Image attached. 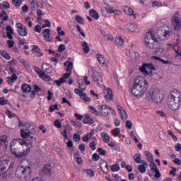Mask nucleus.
<instances>
[{
  "mask_svg": "<svg viewBox=\"0 0 181 181\" xmlns=\"http://www.w3.org/2000/svg\"><path fill=\"white\" fill-rule=\"evenodd\" d=\"M148 90V81L142 76L137 77L131 88V93L135 97H142Z\"/></svg>",
  "mask_w": 181,
  "mask_h": 181,
  "instance_id": "obj_1",
  "label": "nucleus"
},
{
  "mask_svg": "<svg viewBox=\"0 0 181 181\" xmlns=\"http://www.w3.org/2000/svg\"><path fill=\"white\" fill-rule=\"evenodd\" d=\"M180 92L177 89L173 90L168 95L167 104L170 110L172 111H176L180 107Z\"/></svg>",
  "mask_w": 181,
  "mask_h": 181,
  "instance_id": "obj_2",
  "label": "nucleus"
},
{
  "mask_svg": "<svg viewBox=\"0 0 181 181\" xmlns=\"http://www.w3.org/2000/svg\"><path fill=\"white\" fill-rule=\"evenodd\" d=\"M17 142L27 148L23 152H19V150L16 148H11V152L12 155L18 159H20V158H23V156H28V153L30 152V149L33 148L32 142L23 140H18Z\"/></svg>",
  "mask_w": 181,
  "mask_h": 181,
  "instance_id": "obj_3",
  "label": "nucleus"
},
{
  "mask_svg": "<svg viewBox=\"0 0 181 181\" xmlns=\"http://www.w3.org/2000/svg\"><path fill=\"white\" fill-rule=\"evenodd\" d=\"M146 98L148 101L159 104L162 103V100H163V95L160 93V90L153 88L148 90L146 95Z\"/></svg>",
  "mask_w": 181,
  "mask_h": 181,
  "instance_id": "obj_4",
  "label": "nucleus"
},
{
  "mask_svg": "<svg viewBox=\"0 0 181 181\" xmlns=\"http://www.w3.org/2000/svg\"><path fill=\"white\" fill-rule=\"evenodd\" d=\"M16 175L20 178L30 179V176H32V167L30 165L23 166L19 165L16 170Z\"/></svg>",
  "mask_w": 181,
  "mask_h": 181,
  "instance_id": "obj_5",
  "label": "nucleus"
},
{
  "mask_svg": "<svg viewBox=\"0 0 181 181\" xmlns=\"http://www.w3.org/2000/svg\"><path fill=\"white\" fill-rule=\"evenodd\" d=\"M145 44L148 47L153 49L159 45V42H158V39L155 37V34H153V30H150L146 35L144 38Z\"/></svg>",
  "mask_w": 181,
  "mask_h": 181,
  "instance_id": "obj_6",
  "label": "nucleus"
},
{
  "mask_svg": "<svg viewBox=\"0 0 181 181\" xmlns=\"http://www.w3.org/2000/svg\"><path fill=\"white\" fill-rule=\"evenodd\" d=\"M171 23L175 30H180L181 29V17L179 12H175L171 18Z\"/></svg>",
  "mask_w": 181,
  "mask_h": 181,
  "instance_id": "obj_7",
  "label": "nucleus"
},
{
  "mask_svg": "<svg viewBox=\"0 0 181 181\" xmlns=\"http://www.w3.org/2000/svg\"><path fill=\"white\" fill-rule=\"evenodd\" d=\"M8 160L0 159V177L1 179L6 178L8 173L6 172V166H8Z\"/></svg>",
  "mask_w": 181,
  "mask_h": 181,
  "instance_id": "obj_8",
  "label": "nucleus"
},
{
  "mask_svg": "<svg viewBox=\"0 0 181 181\" xmlns=\"http://www.w3.org/2000/svg\"><path fill=\"white\" fill-rule=\"evenodd\" d=\"M98 110L99 111V115H102V117H108L110 115V112L112 110L111 106H108L106 105H100L98 106Z\"/></svg>",
  "mask_w": 181,
  "mask_h": 181,
  "instance_id": "obj_9",
  "label": "nucleus"
},
{
  "mask_svg": "<svg viewBox=\"0 0 181 181\" xmlns=\"http://www.w3.org/2000/svg\"><path fill=\"white\" fill-rule=\"evenodd\" d=\"M140 71L148 76L149 74H152V70H155V66L152 64H144L141 67L139 68Z\"/></svg>",
  "mask_w": 181,
  "mask_h": 181,
  "instance_id": "obj_10",
  "label": "nucleus"
},
{
  "mask_svg": "<svg viewBox=\"0 0 181 181\" xmlns=\"http://www.w3.org/2000/svg\"><path fill=\"white\" fill-rule=\"evenodd\" d=\"M17 33L22 37L28 36V29L26 26L23 25L21 23H17L16 25Z\"/></svg>",
  "mask_w": 181,
  "mask_h": 181,
  "instance_id": "obj_11",
  "label": "nucleus"
},
{
  "mask_svg": "<svg viewBox=\"0 0 181 181\" xmlns=\"http://www.w3.org/2000/svg\"><path fill=\"white\" fill-rule=\"evenodd\" d=\"M40 176H52L53 173H52V166L47 164L44 166L42 170L40 171Z\"/></svg>",
  "mask_w": 181,
  "mask_h": 181,
  "instance_id": "obj_12",
  "label": "nucleus"
},
{
  "mask_svg": "<svg viewBox=\"0 0 181 181\" xmlns=\"http://www.w3.org/2000/svg\"><path fill=\"white\" fill-rule=\"evenodd\" d=\"M150 169L153 172V173H155L154 177L156 179H159L160 176H162V174H160V171H159V169H158V166L156 165V163L155 162H151L150 163Z\"/></svg>",
  "mask_w": 181,
  "mask_h": 181,
  "instance_id": "obj_13",
  "label": "nucleus"
},
{
  "mask_svg": "<svg viewBox=\"0 0 181 181\" xmlns=\"http://www.w3.org/2000/svg\"><path fill=\"white\" fill-rule=\"evenodd\" d=\"M168 46H170V47H173V50L175 52L176 55L175 57H180L181 60V50L179 47V40H177V43L175 45H173L172 44H168Z\"/></svg>",
  "mask_w": 181,
  "mask_h": 181,
  "instance_id": "obj_14",
  "label": "nucleus"
},
{
  "mask_svg": "<svg viewBox=\"0 0 181 181\" xmlns=\"http://www.w3.org/2000/svg\"><path fill=\"white\" fill-rule=\"evenodd\" d=\"M104 97L107 101H111L114 98L112 90L111 88L105 89L103 91Z\"/></svg>",
  "mask_w": 181,
  "mask_h": 181,
  "instance_id": "obj_15",
  "label": "nucleus"
},
{
  "mask_svg": "<svg viewBox=\"0 0 181 181\" xmlns=\"http://www.w3.org/2000/svg\"><path fill=\"white\" fill-rule=\"evenodd\" d=\"M8 148V136L3 135L0 138V149H6Z\"/></svg>",
  "mask_w": 181,
  "mask_h": 181,
  "instance_id": "obj_16",
  "label": "nucleus"
},
{
  "mask_svg": "<svg viewBox=\"0 0 181 181\" xmlns=\"http://www.w3.org/2000/svg\"><path fill=\"white\" fill-rule=\"evenodd\" d=\"M123 11L126 15H128L129 16H133L134 19H136V14L134 13V10L131 7L124 6Z\"/></svg>",
  "mask_w": 181,
  "mask_h": 181,
  "instance_id": "obj_17",
  "label": "nucleus"
},
{
  "mask_svg": "<svg viewBox=\"0 0 181 181\" xmlns=\"http://www.w3.org/2000/svg\"><path fill=\"white\" fill-rule=\"evenodd\" d=\"M141 165L138 167L139 172L140 173H145L146 172V168H148V163L145 160L141 161Z\"/></svg>",
  "mask_w": 181,
  "mask_h": 181,
  "instance_id": "obj_18",
  "label": "nucleus"
},
{
  "mask_svg": "<svg viewBox=\"0 0 181 181\" xmlns=\"http://www.w3.org/2000/svg\"><path fill=\"white\" fill-rule=\"evenodd\" d=\"M6 80L7 83L10 86H12L13 83L18 80V76H16V74H13L11 76H7Z\"/></svg>",
  "mask_w": 181,
  "mask_h": 181,
  "instance_id": "obj_19",
  "label": "nucleus"
},
{
  "mask_svg": "<svg viewBox=\"0 0 181 181\" xmlns=\"http://www.w3.org/2000/svg\"><path fill=\"white\" fill-rule=\"evenodd\" d=\"M100 136L103 138V142L105 144H110V141H111V136L107 132H102L100 133Z\"/></svg>",
  "mask_w": 181,
  "mask_h": 181,
  "instance_id": "obj_20",
  "label": "nucleus"
},
{
  "mask_svg": "<svg viewBox=\"0 0 181 181\" xmlns=\"http://www.w3.org/2000/svg\"><path fill=\"white\" fill-rule=\"evenodd\" d=\"M42 34L44 35V37L46 42H52V39L50 38V29L46 28L42 31Z\"/></svg>",
  "mask_w": 181,
  "mask_h": 181,
  "instance_id": "obj_21",
  "label": "nucleus"
},
{
  "mask_svg": "<svg viewBox=\"0 0 181 181\" xmlns=\"http://www.w3.org/2000/svg\"><path fill=\"white\" fill-rule=\"evenodd\" d=\"M118 111L120 114V117L123 121H126V119L128 118V116H127V112L124 110V108L121 106H118Z\"/></svg>",
  "mask_w": 181,
  "mask_h": 181,
  "instance_id": "obj_22",
  "label": "nucleus"
},
{
  "mask_svg": "<svg viewBox=\"0 0 181 181\" xmlns=\"http://www.w3.org/2000/svg\"><path fill=\"white\" fill-rule=\"evenodd\" d=\"M93 79L95 83H98V84H100V83L103 82V76H101V74L98 73L93 74Z\"/></svg>",
  "mask_w": 181,
  "mask_h": 181,
  "instance_id": "obj_23",
  "label": "nucleus"
},
{
  "mask_svg": "<svg viewBox=\"0 0 181 181\" xmlns=\"http://www.w3.org/2000/svg\"><path fill=\"white\" fill-rule=\"evenodd\" d=\"M96 58L100 66H105V57L101 54H96Z\"/></svg>",
  "mask_w": 181,
  "mask_h": 181,
  "instance_id": "obj_24",
  "label": "nucleus"
},
{
  "mask_svg": "<svg viewBox=\"0 0 181 181\" xmlns=\"http://www.w3.org/2000/svg\"><path fill=\"white\" fill-rule=\"evenodd\" d=\"M105 9L106 12H107V13H114V15H117V16H119L122 13L120 10H115V9L111 8L110 7H105Z\"/></svg>",
  "mask_w": 181,
  "mask_h": 181,
  "instance_id": "obj_25",
  "label": "nucleus"
},
{
  "mask_svg": "<svg viewBox=\"0 0 181 181\" xmlns=\"http://www.w3.org/2000/svg\"><path fill=\"white\" fill-rule=\"evenodd\" d=\"M33 53H37L38 57L43 56V52L40 50V48L37 45H33L32 49Z\"/></svg>",
  "mask_w": 181,
  "mask_h": 181,
  "instance_id": "obj_26",
  "label": "nucleus"
},
{
  "mask_svg": "<svg viewBox=\"0 0 181 181\" xmlns=\"http://www.w3.org/2000/svg\"><path fill=\"white\" fill-rule=\"evenodd\" d=\"M21 90L23 93H30V91L32 90V86H30V85L23 83L21 86Z\"/></svg>",
  "mask_w": 181,
  "mask_h": 181,
  "instance_id": "obj_27",
  "label": "nucleus"
},
{
  "mask_svg": "<svg viewBox=\"0 0 181 181\" xmlns=\"http://www.w3.org/2000/svg\"><path fill=\"white\" fill-rule=\"evenodd\" d=\"M21 136L22 138H23V139H26V138H29V136H30V132L29 131V129H21Z\"/></svg>",
  "mask_w": 181,
  "mask_h": 181,
  "instance_id": "obj_28",
  "label": "nucleus"
},
{
  "mask_svg": "<svg viewBox=\"0 0 181 181\" xmlns=\"http://www.w3.org/2000/svg\"><path fill=\"white\" fill-rule=\"evenodd\" d=\"M0 54L4 57V59H5V60H11V55L8 52H6V50L1 49Z\"/></svg>",
  "mask_w": 181,
  "mask_h": 181,
  "instance_id": "obj_29",
  "label": "nucleus"
},
{
  "mask_svg": "<svg viewBox=\"0 0 181 181\" xmlns=\"http://www.w3.org/2000/svg\"><path fill=\"white\" fill-rule=\"evenodd\" d=\"M83 124H94V119L88 115H86L83 119Z\"/></svg>",
  "mask_w": 181,
  "mask_h": 181,
  "instance_id": "obj_30",
  "label": "nucleus"
},
{
  "mask_svg": "<svg viewBox=\"0 0 181 181\" xmlns=\"http://www.w3.org/2000/svg\"><path fill=\"white\" fill-rule=\"evenodd\" d=\"M29 2L32 9H36L40 5V3L37 0H29Z\"/></svg>",
  "mask_w": 181,
  "mask_h": 181,
  "instance_id": "obj_31",
  "label": "nucleus"
},
{
  "mask_svg": "<svg viewBox=\"0 0 181 181\" xmlns=\"http://www.w3.org/2000/svg\"><path fill=\"white\" fill-rule=\"evenodd\" d=\"M82 49L84 53L87 54L88 53V52H90V46L88 45V43H87V42H82Z\"/></svg>",
  "mask_w": 181,
  "mask_h": 181,
  "instance_id": "obj_32",
  "label": "nucleus"
},
{
  "mask_svg": "<svg viewBox=\"0 0 181 181\" xmlns=\"http://www.w3.org/2000/svg\"><path fill=\"white\" fill-rule=\"evenodd\" d=\"M89 13L90 16H92V18H94V19H96V20L100 19V16L98 15V13L97 12V11L94 9H90L89 11Z\"/></svg>",
  "mask_w": 181,
  "mask_h": 181,
  "instance_id": "obj_33",
  "label": "nucleus"
},
{
  "mask_svg": "<svg viewBox=\"0 0 181 181\" xmlns=\"http://www.w3.org/2000/svg\"><path fill=\"white\" fill-rule=\"evenodd\" d=\"M124 39H122L121 37H117L115 38V45L117 46L121 47V46H124Z\"/></svg>",
  "mask_w": 181,
  "mask_h": 181,
  "instance_id": "obj_34",
  "label": "nucleus"
},
{
  "mask_svg": "<svg viewBox=\"0 0 181 181\" xmlns=\"http://www.w3.org/2000/svg\"><path fill=\"white\" fill-rule=\"evenodd\" d=\"M110 169L112 172H119L121 169V167H119V164L116 163L111 165Z\"/></svg>",
  "mask_w": 181,
  "mask_h": 181,
  "instance_id": "obj_35",
  "label": "nucleus"
},
{
  "mask_svg": "<svg viewBox=\"0 0 181 181\" xmlns=\"http://www.w3.org/2000/svg\"><path fill=\"white\" fill-rule=\"evenodd\" d=\"M40 77L44 81H50V80H52V78H50V76L46 74V73H45V72H42V74L41 75H40Z\"/></svg>",
  "mask_w": 181,
  "mask_h": 181,
  "instance_id": "obj_36",
  "label": "nucleus"
},
{
  "mask_svg": "<svg viewBox=\"0 0 181 181\" xmlns=\"http://www.w3.org/2000/svg\"><path fill=\"white\" fill-rule=\"evenodd\" d=\"M100 169L105 173V175L107 174V170H105V166H107V163L104 160H100Z\"/></svg>",
  "mask_w": 181,
  "mask_h": 181,
  "instance_id": "obj_37",
  "label": "nucleus"
},
{
  "mask_svg": "<svg viewBox=\"0 0 181 181\" xmlns=\"http://www.w3.org/2000/svg\"><path fill=\"white\" fill-rule=\"evenodd\" d=\"M144 154L146 156V159L148 162H153V156L149 151H145Z\"/></svg>",
  "mask_w": 181,
  "mask_h": 181,
  "instance_id": "obj_38",
  "label": "nucleus"
},
{
  "mask_svg": "<svg viewBox=\"0 0 181 181\" xmlns=\"http://www.w3.org/2000/svg\"><path fill=\"white\" fill-rule=\"evenodd\" d=\"M152 59L154 60H158V62H160L163 64H170V62L169 61L164 60L163 59L159 57H152Z\"/></svg>",
  "mask_w": 181,
  "mask_h": 181,
  "instance_id": "obj_39",
  "label": "nucleus"
},
{
  "mask_svg": "<svg viewBox=\"0 0 181 181\" xmlns=\"http://www.w3.org/2000/svg\"><path fill=\"white\" fill-rule=\"evenodd\" d=\"M0 18L2 19V21H8V19H9V16H8V13H6V11H2L1 12Z\"/></svg>",
  "mask_w": 181,
  "mask_h": 181,
  "instance_id": "obj_40",
  "label": "nucleus"
},
{
  "mask_svg": "<svg viewBox=\"0 0 181 181\" xmlns=\"http://www.w3.org/2000/svg\"><path fill=\"white\" fill-rule=\"evenodd\" d=\"M79 97H80V98H81V100H83L85 101V103L91 101V98H88V96L87 95V94L86 93L82 92L81 95H79Z\"/></svg>",
  "mask_w": 181,
  "mask_h": 181,
  "instance_id": "obj_41",
  "label": "nucleus"
},
{
  "mask_svg": "<svg viewBox=\"0 0 181 181\" xmlns=\"http://www.w3.org/2000/svg\"><path fill=\"white\" fill-rule=\"evenodd\" d=\"M134 162H136V163H142V160H141V154L139 153H136L134 156Z\"/></svg>",
  "mask_w": 181,
  "mask_h": 181,
  "instance_id": "obj_42",
  "label": "nucleus"
},
{
  "mask_svg": "<svg viewBox=\"0 0 181 181\" xmlns=\"http://www.w3.org/2000/svg\"><path fill=\"white\" fill-rule=\"evenodd\" d=\"M18 59L22 63L23 66H25L26 67V69H29L30 67V66L29 65V62L25 61V59H22V57H18Z\"/></svg>",
  "mask_w": 181,
  "mask_h": 181,
  "instance_id": "obj_43",
  "label": "nucleus"
},
{
  "mask_svg": "<svg viewBox=\"0 0 181 181\" xmlns=\"http://www.w3.org/2000/svg\"><path fill=\"white\" fill-rule=\"evenodd\" d=\"M121 134V129L116 127L112 130V134L113 136H118Z\"/></svg>",
  "mask_w": 181,
  "mask_h": 181,
  "instance_id": "obj_44",
  "label": "nucleus"
},
{
  "mask_svg": "<svg viewBox=\"0 0 181 181\" xmlns=\"http://www.w3.org/2000/svg\"><path fill=\"white\" fill-rule=\"evenodd\" d=\"M65 66H66V71L71 73V70H73V62H66L65 63Z\"/></svg>",
  "mask_w": 181,
  "mask_h": 181,
  "instance_id": "obj_45",
  "label": "nucleus"
},
{
  "mask_svg": "<svg viewBox=\"0 0 181 181\" xmlns=\"http://www.w3.org/2000/svg\"><path fill=\"white\" fill-rule=\"evenodd\" d=\"M138 28V25L136 24H129L128 25V30L130 32H135V30Z\"/></svg>",
  "mask_w": 181,
  "mask_h": 181,
  "instance_id": "obj_46",
  "label": "nucleus"
},
{
  "mask_svg": "<svg viewBox=\"0 0 181 181\" xmlns=\"http://www.w3.org/2000/svg\"><path fill=\"white\" fill-rule=\"evenodd\" d=\"M74 159H76V161L77 162V163H78V165H82L83 164V160L81 159V158L78 157V153H76L74 156Z\"/></svg>",
  "mask_w": 181,
  "mask_h": 181,
  "instance_id": "obj_47",
  "label": "nucleus"
},
{
  "mask_svg": "<svg viewBox=\"0 0 181 181\" xmlns=\"http://www.w3.org/2000/svg\"><path fill=\"white\" fill-rule=\"evenodd\" d=\"M75 19L78 22V23H80L81 25H84V18H83L81 16H76Z\"/></svg>",
  "mask_w": 181,
  "mask_h": 181,
  "instance_id": "obj_48",
  "label": "nucleus"
},
{
  "mask_svg": "<svg viewBox=\"0 0 181 181\" xmlns=\"http://www.w3.org/2000/svg\"><path fill=\"white\" fill-rule=\"evenodd\" d=\"M172 33H173L171 29L165 30L163 33V36L164 37H170Z\"/></svg>",
  "mask_w": 181,
  "mask_h": 181,
  "instance_id": "obj_49",
  "label": "nucleus"
},
{
  "mask_svg": "<svg viewBox=\"0 0 181 181\" xmlns=\"http://www.w3.org/2000/svg\"><path fill=\"white\" fill-rule=\"evenodd\" d=\"M86 175H88V176H90V177H93V176L95 175V174L94 173V171H93V170L91 169H88L85 170Z\"/></svg>",
  "mask_w": 181,
  "mask_h": 181,
  "instance_id": "obj_50",
  "label": "nucleus"
},
{
  "mask_svg": "<svg viewBox=\"0 0 181 181\" xmlns=\"http://www.w3.org/2000/svg\"><path fill=\"white\" fill-rule=\"evenodd\" d=\"M65 81H64V78H60L59 79L54 81V83L59 87V86H62V84H63V83H64Z\"/></svg>",
  "mask_w": 181,
  "mask_h": 181,
  "instance_id": "obj_51",
  "label": "nucleus"
},
{
  "mask_svg": "<svg viewBox=\"0 0 181 181\" xmlns=\"http://www.w3.org/2000/svg\"><path fill=\"white\" fill-rule=\"evenodd\" d=\"M12 2L14 6H21V5H22V2H23V0H13Z\"/></svg>",
  "mask_w": 181,
  "mask_h": 181,
  "instance_id": "obj_52",
  "label": "nucleus"
},
{
  "mask_svg": "<svg viewBox=\"0 0 181 181\" xmlns=\"http://www.w3.org/2000/svg\"><path fill=\"white\" fill-rule=\"evenodd\" d=\"M33 69L34 71L37 74V76H39V77H40V75L43 74V71H42V69H40V68L37 66H34Z\"/></svg>",
  "mask_w": 181,
  "mask_h": 181,
  "instance_id": "obj_53",
  "label": "nucleus"
},
{
  "mask_svg": "<svg viewBox=\"0 0 181 181\" xmlns=\"http://www.w3.org/2000/svg\"><path fill=\"white\" fill-rule=\"evenodd\" d=\"M71 125H74V127H76L77 128H80L81 127V122H76L74 120H71Z\"/></svg>",
  "mask_w": 181,
  "mask_h": 181,
  "instance_id": "obj_54",
  "label": "nucleus"
},
{
  "mask_svg": "<svg viewBox=\"0 0 181 181\" xmlns=\"http://www.w3.org/2000/svg\"><path fill=\"white\" fill-rule=\"evenodd\" d=\"M78 88L80 90H86V86H84V83H83V80H78Z\"/></svg>",
  "mask_w": 181,
  "mask_h": 181,
  "instance_id": "obj_55",
  "label": "nucleus"
},
{
  "mask_svg": "<svg viewBox=\"0 0 181 181\" xmlns=\"http://www.w3.org/2000/svg\"><path fill=\"white\" fill-rule=\"evenodd\" d=\"M89 109L92 114H95V115H100V113L97 111V109H95V107H94L93 106H90Z\"/></svg>",
  "mask_w": 181,
  "mask_h": 181,
  "instance_id": "obj_56",
  "label": "nucleus"
},
{
  "mask_svg": "<svg viewBox=\"0 0 181 181\" xmlns=\"http://www.w3.org/2000/svg\"><path fill=\"white\" fill-rule=\"evenodd\" d=\"M64 50H66V45H64V44H61L58 47V52L59 53H63Z\"/></svg>",
  "mask_w": 181,
  "mask_h": 181,
  "instance_id": "obj_57",
  "label": "nucleus"
},
{
  "mask_svg": "<svg viewBox=\"0 0 181 181\" xmlns=\"http://www.w3.org/2000/svg\"><path fill=\"white\" fill-rule=\"evenodd\" d=\"M98 152L99 154L102 155V156H105V155H107V151L103 149V148H98Z\"/></svg>",
  "mask_w": 181,
  "mask_h": 181,
  "instance_id": "obj_58",
  "label": "nucleus"
},
{
  "mask_svg": "<svg viewBox=\"0 0 181 181\" xmlns=\"http://www.w3.org/2000/svg\"><path fill=\"white\" fill-rule=\"evenodd\" d=\"M58 109V105H51L49 106V112H53L55 110Z\"/></svg>",
  "mask_w": 181,
  "mask_h": 181,
  "instance_id": "obj_59",
  "label": "nucleus"
},
{
  "mask_svg": "<svg viewBox=\"0 0 181 181\" xmlns=\"http://www.w3.org/2000/svg\"><path fill=\"white\" fill-rule=\"evenodd\" d=\"M92 160L94 162H97V161L100 160V156H98V154H97V153H93L92 156Z\"/></svg>",
  "mask_w": 181,
  "mask_h": 181,
  "instance_id": "obj_60",
  "label": "nucleus"
},
{
  "mask_svg": "<svg viewBox=\"0 0 181 181\" xmlns=\"http://www.w3.org/2000/svg\"><path fill=\"white\" fill-rule=\"evenodd\" d=\"M8 104V100L4 97L0 98V105H5Z\"/></svg>",
  "mask_w": 181,
  "mask_h": 181,
  "instance_id": "obj_61",
  "label": "nucleus"
},
{
  "mask_svg": "<svg viewBox=\"0 0 181 181\" xmlns=\"http://www.w3.org/2000/svg\"><path fill=\"white\" fill-rule=\"evenodd\" d=\"M6 33L13 34V30L12 29V26L7 25L6 28Z\"/></svg>",
  "mask_w": 181,
  "mask_h": 181,
  "instance_id": "obj_62",
  "label": "nucleus"
},
{
  "mask_svg": "<svg viewBox=\"0 0 181 181\" xmlns=\"http://www.w3.org/2000/svg\"><path fill=\"white\" fill-rule=\"evenodd\" d=\"M54 125L56 128H62V122H60V120H55Z\"/></svg>",
  "mask_w": 181,
  "mask_h": 181,
  "instance_id": "obj_63",
  "label": "nucleus"
},
{
  "mask_svg": "<svg viewBox=\"0 0 181 181\" xmlns=\"http://www.w3.org/2000/svg\"><path fill=\"white\" fill-rule=\"evenodd\" d=\"M73 138H74V141L75 142H80L81 138H80V135L79 134H74Z\"/></svg>",
  "mask_w": 181,
  "mask_h": 181,
  "instance_id": "obj_64",
  "label": "nucleus"
}]
</instances>
